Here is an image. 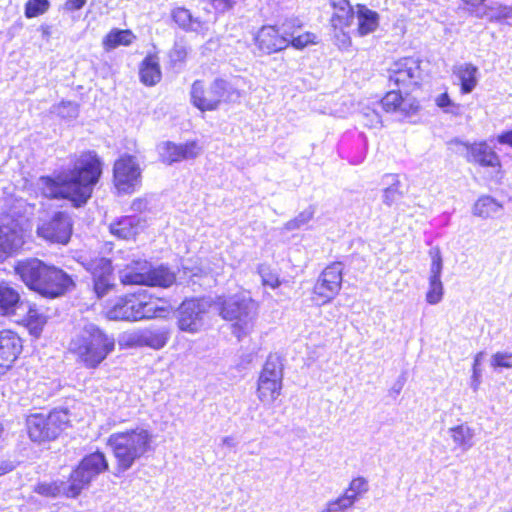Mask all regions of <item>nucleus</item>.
<instances>
[{"instance_id":"14","label":"nucleus","mask_w":512,"mask_h":512,"mask_svg":"<svg viewBox=\"0 0 512 512\" xmlns=\"http://www.w3.org/2000/svg\"><path fill=\"white\" fill-rule=\"evenodd\" d=\"M342 280L343 265L341 262H334L321 272L314 285L313 292L323 304L327 303L338 295Z\"/></svg>"},{"instance_id":"7","label":"nucleus","mask_w":512,"mask_h":512,"mask_svg":"<svg viewBox=\"0 0 512 512\" xmlns=\"http://www.w3.org/2000/svg\"><path fill=\"white\" fill-rule=\"evenodd\" d=\"M192 104L201 111L216 110L222 101L236 102L241 95L237 87L221 78L215 79L209 87L203 81L196 80L190 91Z\"/></svg>"},{"instance_id":"37","label":"nucleus","mask_w":512,"mask_h":512,"mask_svg":"<svg viewBox=\"0 0 512 512\" xmlns=\"http://www.w3.org/2000/svg\"><path fill=\"white\" fill-rule=\"evenodd\" d=\"M50 7L49 0H28L25 4V16L34 18L44 14Z\"/></svg>"},{"instance_id":"56","label":"nucleus","mask_w":512,"mask_h":512,"mask_svg":"<svg viewBox=\"0 0 512 512\" xmlns=\"http://www.w3.org/2000/svg\"><path fill=\"white\" fill-rule=\"evenodd\" d=\"M27 317L30 324H34L35 326L44 324V317L37 311L36 308L29 307Z\"/></svg>"},{"instance_id":"46","label":"nucleus","mask_w":512,"mask_h":512,"mask_svg":"<svg viewBox=\"0 0 512 512\" xmlns=\"http://www.w3.org/2000/svg\"><path fill=\"white\" fill-rule=\"evenodd\" d=\"M299 21L296 19L287 20L282 23L276 29L279 31L281 36H284L286 41L288 42V46L290 45V40L295 36V32L297 28H300Z\"/></svg>"},{"instance_id":"45","label":"nucleus","mask_w":512,"mask_h":512,"mask_svg":"<svg viewBox=\"0 0 512 512\" xmlns=\"http://www.w3.org/2000/svg\"><path fill=\"white\" fill-rule=\"evenodd\" d=\"M418 108H419V103L415 98L410 97V96H406V97L402 96L401 102H399V106H398L396 113H398L402 116H409V115L416 113Z\"/></svg>"},{"instance_id":"17","label":"nucleus","mask_w":512,"mask_h":512,"mask_svg":"<svg viewBox=\"0 0 512 512\" xmlns=\"http://www.w3.org/2000/svg\"><path fill=\"white\" fill-rule=\"evenodd\" d=\"M22 351L21 338L10 330L0 331V376L9 369Z\"/></svg>"},{"instance_id":"23","label":"nucleus","mask_w":512,"mask_h":512,"mask_svg":"<svg viewBox=\"0 0 512 512\" xmlns=\"http://www.w3.org/2000/svg\"><path fill=\"white\" fill-rule=\"evenodd\" d=\"M72 486V479L68 481H55V482H42L35 487V491L45 497H71L75 498L79 494H71L70 487Z\"/></svg>"},{"instance_id":"51","label":"nucleus","mask_w":512,"mask_h":512,"mask_svg":"<svg viewBox=\"0 0 512 512\" xmlns=\"http://www.w3.org/2000/svg\"><path fill=\"white\" fill-rule=\"evenodd\" d=\"M512 358L511 353L507 352H497L491 358V366L494 368H511L512 362L510 361Z\"/></svg>"},{"instance_id":"20","label":"nucleus","mask_w":512,"mask_h":512,"mask_svg":"<svg viewBox=\"0 0 512 512\" xmlns=\"http://www.w3.org/2000/svg\"><path fill=\"white\" fill-rule=\"evenodd\" d=\"M146 227V221L138 215L124 216L110 224V232L119 239L135 238Z\"/></svg>"},{"instance_id":"52","label":"nucleus","mask_w":512,"mask_h":512,"mask_svg":"<svg viewBox=\"0 0 512 512\" xmlns=\"http://www.w3.org/2000/svg\"><path fill=\"white\" fill-rule=\"evenodd\" d=\"M436 104L438 107L444 109L445 112L457 114L459 111V105L454 104L447 93H442L436 98Z\"/></svg>"},{"instance_id":"22","label":"nucleus","mask_w":512,"mask_h":512,"mask_svg":"<svg viewBox=\"0 0 512 512\" xmlns=\"http://www.w3.org/2000/svg\"><path fill=\"white\" fill-rule=\"evenodd\" d=\"M356 16L358 19V33L365 36L373 33L379 26V15L377 12L367 8L365 5L356 6Z\"/></svg>"},{"instance_id":"35","label":"nucleus","mask_w":512,"mask_h":512,"mask_svg":"<svg viewBox=\"0 0 512 512\" xmlns=\"http://www.w3.org/2000/svg\"><path fill=\"white\" fill-rule=\"evenodd\" d=\"M387 178L391 179V182L383 191V202L387 206H391L402 197L403 192L400 189L401 182L397 175H388Z\"/></svg>"},{"instance_id":"49","label":"nucleus","mask_w":512,"mask_h":512,"mask_svg":"<svg viewBox=\"0 0 512 512\" xmlns=\"http://www.w3.org/2000/svg\"><path fill=\"white\" fill-rule=\"evenodd\" d=\"M179 146V156L181 160H188L197 157L200 154V147L196 142H187Z\"/></svg>"},{"instance_id":"18","label":"nucleus","mask_w":512,"mask_h":512,"mask_svg":"<svg viewBox=\"0 0 512 512\" xmlns=\"http://www.w3.org/2000/svg\"><path fill=\"white\" fill-rule=\"evenodd\" d=\"M464 146L467 149L466 159L468 162L478 164L482 167H501L499 156L486 142L474 144L465 143Z\"/></svg>"},{"instance_id":"9","label":"nucleus","mask_w":512,"mask_h":512,"mask_svg":"<svg viewBox=\"0 0 512 512\" xmlns=\"http://www.w3.org/2000/svg\"><path fill=\"white\" fill-rule=\"evenodd\" d=\"M29 437L34 442L54 440L67 427L69 416L65 411H53L48 415L33 414L27 418Z\"/></svg>"},{"instance_id":"40","label":"nucleus","mask_w":512,"mask_h":512,"mask_svg":"<svg viewBox=\"0 0 512 512\" xmlns=\"http://www.w3.org/2000/svg\"><path fill=\"white\" fill-rule=\"evenodd\" d=\"M179 155V146L174 143L166 142L160 146L161 159L167 164L180 161Z\"/></svg>"},{"instance_id":"8","label":"nucleus","mask_w":512,"mask_h":512,"mask_svg":"<svg viewBox=\"0 0 512 512\" xmlns=\"http://www.w3.org/2000/svg\"><path fill=\"white\" fill-rule=\"evenodd\" d=\"M120 280L125 285H148L170 287L176 281L174 272L165 266L148 269L146 261L135 262V267L127 266L120 272Z\"/></svg>"},{"instance_id":"48","label":"nucleus","mask_w":512,"mask_h":512,"mask_svg":"<svg viewBox=\"0 0 512 512\" xmlns=\"http://www.w3.org/2000/svg\"><path fill=\"white\" fill-rule=\"evenodd\" d=\"M352 506L349 497H347V495H341L337 499L329 501L325 508L328 509L329 512H344Z\"/></svg>"},{"instance_id":"30","label":"nucleus","mask_w":512,"mask_h":512,"mask_svg":"<svg viewBox=\"0 0 512 512\" xmlns=\"http://www.w3.org/2000/svg\"><path fill=\"white\" fill-rule=\"evenodd\" d=\"M135 36L130 30H111L103 39L102 45L105 50L109 51L115 49L120 45H130Z\"/></svg>"},{"instance_id":"4","label":"nucleus","mask_w":512,"mask_h":512,"mask_svg":"<svg viewBox=\"0 0 512 512\" xmlns=\"http://www.w3.org/2000/svg\"><path fill=\"white\" fill-rule=\"evenodd\" d=\"M168 313L166 301L153 298L143 290L119 297L109 308L107 316L111 320L139 321L165 317Z\"/></svg>"},{"instance_id":"16","label":"nucleus","mask_w":512,"mask_h":512,"mask_svg":"<svg viewBox=\"0 0 512 512\" xmlns=\"http://www.w3.org/2000/svg\"><path fill=\"white\" fill-rule=\"evenodd\" d=\"M23 233L19 223L10 217L0 218V253L12 254L23 245Z\"/></svg>"},{"instance_id":"13","label":"nucleus","mask_w":512,"mask_h":512,"mask_svg":"<svg viewBox=\"0 0 512 512\" xmlns=\"http://www.w3.org/2000/svg\"><path fill=\"white\" fill-rule=\"evenodd\" d=\"M113 177L119 192H133L141 181V169L136 158L125 155L118 159L114 164Z\"/></svg>"},{"instance_id":"25","label":"nucleus","mask_w":512,"mask_h":512,"mask_svg":"<svg viewBox=\"0 0 512 512\" xmlns=\"http://www.w3.org/2000/svg\"><path fill=\"white\" fill-rule=\"evenodd\" d=\"M282 379L259 378L258 379V398L263 403L274 402L281 394Z\"/></svg>"},{"instance_id":"27","label":"nucleus","mask_w":512,"mask_h":512,"mask_svg":"<svg viewBox=\"0 0 512 512\" xmlns=\"http://www.w3.org/2000/svg\"><path fill=\"white\" fill-rule=\"evenodd\" d=\"M453 442L463 451H468L474 445V430L466 424H461L449 429Z\"/></svg>"},{"instance_id":"50","label":"nucleus","mask_w":512,"mask_h":512,"mask_svg":"<svg viewBox=\"0 0 512 512\" xmlns=\"http://www.w3.org/2000/svg\"><path fill=\"white\" fill-rule=\"evenodd\" d=\"M258 272L261 276L263 285L270 286L271 288H276L280 285L278 276L272 273L269 267L260 265Z\"/></svg>"},{"instance_id":"44","label":"nucleus","mask_w":512,"mask_h":512,"mask_svg":"<svg viewBox=\"0 0 512 512\" xmlns=\"http://www.w3.org/2000/svg\"><path fill=\"white\" fill-rule=\"evenodd\" d=\"M443 284L441 280H429V290L426 294V300L429 304L435 305L442 300Z\"/></svg>"},{"instance_id":"10","label":"nucleus","mask_w":512,"mask_h":512,"mask_svg":"<svg viewBox=\"0 0 512 512\" xmlns=\"http://www.w3.org/2000/svg\"><path fill=\"white\" fill-rule=\"evenodd\" d=\"M108 467L107 459L102 452L96 451L84 457L70 475L72 479L71 494H80L93 478L106 471Z\"/></svg>"},{"instance_id":"15","label":"nucleus","mask_w":512,"mask_h":512,"mask_svg":"<svg viewBox=\"0 0 512 512\" xmlns=\"http://www.w3.org/2000/svg\"><path fill=\"white\" fill-rule=\"evenodd\" d=\"M389 81L397 87L417 84L420 79L419 62L413 58H402L394 62L388 70Z\"/></svg>"},{"instance_id":"54","label":"nucleus","mask_w":512,"mask_h":512,"mask_svg":"<svg viewBox=\"0 0 512 512\" xmlns=\"http://www.w3.org/2000/svg\"><path fill=\"white\" fill-rule=\"evenodd\" d=\"M315 36L311 33H304L302 35L294 36L290 40V45L296 49H303L310 43H314Z\"/></svg>"},{"instance_id":"24","label":"nucleus","mask_w":512,"mask_h":512,"mask_svg":"<svg viewBox=\"0 0 512 512\" xmlns=\"http://www.w3.org/2000/svg\"><path fill=\"white\" fill-rule=\"evenodd\" d=\"M453 73L460 81L461 92L471 93L477 85L478 68L470 63H464L454 68Z\"/></svg>"},{"instance_id":"58","label":"nucleus","mask_w":512,"mask_h":512,"mask_svg":"<svg viewBox=\"0 0 512 512\" xmlns=\"http://www.w3.org/2000/svg\"><path fill=\"white\" fill-rule=\"evenodd\" d=\"M483 356H484V352H479L476 354V356L474 358L472 378H474L476 381L478 380V378H480V375H481L479 365L481 363Z\"/></svg>"},{"instance_id":"53","label":"nucleus","mask_w":512,"mask_h":512,"mask_svg":"<svg viewBox=\"0 0 512 512\" xmlns=\"http://www.w3.org/2000/svg\"><path fill=\"white\" fill-rule=\"evenodd\" d=\"M363 117L365 124L369 127H380L382 125L381 116L379 115V112L375 109L366 108L363 111Z\"/></svg>"},{"instance_id":"59","label":"nucleus","mask_w":512,"mask_h":512,"mask_svg":"<svg viewBox=\"0 0 512 512\" xmlns=\"http://www.w3.org/2000/svg\"><path fill=\"white\" fill-rule=\"evenodd\" d=\"M497 141L500 144H507L512 147V129L506 132H503L497 137Z\"/></svg>"},{"instance_id":"12","label":"nucleus","mask_w":512,"mask_h":512,"mask_svg":"<svg viewBox=\"0 0 512 512\" xmlns=\"http://www.w3.org/2000/svg\"><path fill=\"white\" fill-rule=\"evenodd\" d=\"M72 234V223L65 212H56L37 226L38 237L50 243L66 244Z\"/></svg>"},{"instance_id":"3","label":"nucleus","mask_w":512,"mask_h":512,"mask_svg":"<svg viewBox=\"0 0 512 512\" xmlns=\"http://www.w3.org/2000/svg\"><path fill=\"white\" fill-rule=\"evenodd\" d=\"M114 349V337L94 323L80 326L70 342V351L88 369L99 367Z\"/></svg>"},{"instance_id":"2","label":"nucleus","mask_w":512,"mask_h":512,"mask_svg":"<svg viewBox=\"0 0 512 512\" xmlns=\"http://www.w3.org/2000/svg\"><path fill=\"white\" fill-rule=\"evenodd\" d=\"M15 272L28 288L46 298H57L75 287L69 274L37 258L17 262Z\"/></svg>"},{"instance_id":"60","label":"nucleus","mask_w":512,"mask_h":512,"mask_svg":"<svg viewBox=\"0 0 512 512\" xmlns=\"http://www.w3.org/2000/svg\"><path fill=\"white\" fill-rule=\"evenodd\" d=\"M222 444L227 447H235L237 445V441L232 436H226L222 439Z\"/></svg>"},{"instance_id":"62","label":"nucleus","mask_w":512,"mask_h":512,"mask_svg":"<svg viewBox=\"0 0 512 512\" xmlns=\"http://www.w3.org/2000/svg\"><path fill=\"white\" fill-rule=\"evenodd\" d=\"M479 382H480V381H479V379L476 381V380L473 378V381H472V388H473L474 390H477L478 385H479Z\"/></svg>"},{"instance_id":"6","label":"nucleus","mask_w":512,"mask_h":512,"mask_svg":"<svg viewBox=\"0 0 512 512\" xmlns=\"http://www.w3.org/2000/svg\"><path fill=\"white\" fill-rule=\"evenodd\" d=\"M216 304L221 317L233 322V333L238 339L252 331L257 316V304L250 297L242 294L218 297Z\"/></svg>"},{"instance_id":"47","label":"nucleus","mask_w":512,"mask_h":512,"mask_svg":"<svg viewBox=\"0 0 512 512\" xmlns=\"http://www.w3.org/2000/svg\"><path fill=\"white\" fill-rule=\"evenodd\" d=\"M94 281V291L97 296L103 297L108 293V291L112 288V275H105L103 277H95Z\"/></svg>"},{"instance_id":"34","label":"nucleus","mask_w":512,"mask_h":512,"mask_svg":"<svg viewBox=\"0 0 512 512\" xmlns=\"http://www.w3.org/2000/svg\"><path fill=\"white\" fill-rule=\"evenodd\" d=\"M283 379V363L278 354H270L263 366L259 378Z\"/></svg>"},{"instance_id":"33","label":"nucleus","mask_w":512,"mask_h":512,"mask_svg":"<svg viewBox=\"0 0 512 512\" xmlns=\"http://www.w3.org/2000/svg\"><path fill=\"white\" fill-rule=\"evenodd\" d=\"M502 209V205L499 204L494 198L490 196H483L479 198L473 207L475 215L482 218H489L497 214Z\"/></svg>"},{"instance_id":"28","label":"nucleus","mask_w":512,"mask_h":512,"mask_svg":"<svg viewBox=\"0 0 512 512\" xmlns=\"http://www.w3.org/2000/svg\"><path fill=\"white\" fill-rule=\"evenodd\" d=\"M20 302L19 293L5 283L0 284V314H10Z\"/></svg>"},{"instance_id":"39","label":"nucleus","mask_w":512,"mask_h":512,"mask_svg":"<svg viewBox=\"0 0 512 512\" xmlns=\"http://www.w3.org/2000/svg\"><path fill=\"white\" fill-rule=\"evenodd\" d=\"M431 256V265H430V276L429 280H441V273L443 269V261L440 249L435 247L432 248L429 252Z\"/></svg>"},{"instance_id":"63","label":"nucleus","mask_w":512,"mask_h":512,"mask_svg":"<svg viewBox=\"0 0 512 512\" xmlns=\"http://www.w3.org/2000/svg\"><path fill=\"white\" fill-rule=\"evenodd\" d=\"M6 471H7V470H2V471L0 472V475H1V474H3V473H5Z\"/></svg>"},{"instance_id":"21","label":"nucleus","mask_w":512,"mask_h":512,"mask_svg":"<svg viewBox=\"0 0 512 512\" xmlns=\"http://www.w3.org/2000/svg\"><path fill=\"white\" fill-rule=\"evenodd\" d=\"M333 8L331 16V25L334 29L342 30L351 25L354 19V11L349 0H330Z\"/></svg>"},{"instance_id":"31","label":"nucleus","mask_w":512,"mask_h":512,"mask_svg":"<svg viewBox=\"0 0 512 512\" xmlns=\"http://www.w3.org/2000/svg\"><path fill=\"white\" fill-rule=\"evenodd\" d=\"M81 264L91 273L93 278L103 277L105 275H112L111 261L104 257L83 258Z\"/></svg>"},{"instance_id":"11","label":"nucleus","mask_w":512,"mask_h":512,"mask_svg":"<svg viewBox=\"0 0 512 512\" xmlns=\"http://www.w3.org/2000/svg\"><path fill=\"white\" fill-rule=\"evenodd\" d=\"M209 307V302L205 299L185 300L178 308L179 329L189 333L200 331Z\"/></svg>"},{"instance_id":"41","label":"nucleus","mask_w":512,"mask_h":512,"mask_svg":"<svg viewBox=\"0 0 512 512\" xmlns=\"http://www.w3.org/2000/svg\"><path fill=\"white\" fill-rule=\"evenodd\" d=\"M401 97L400 92L392 90L386 93L379 104L385 112L396 113Z\"/></svg>"},{"instance_id":"32","label":"nucleus","mask_w":512,"mask_h":512,"mask_svg":"<svg viewBox=\"0 0 512 512\" xmlns=\"http://www.w3.org/2000/svg\"><path fill=\"white\" fill-rule=\"evenodd\" d=\"M169 339V332L164 328L142 330V347L163 348Z\"/></svg>"},{"instance_id":"5","label":"nucleus","mask_w":512,"mask_h":512,"mask_svg":"<svg viewBox=\"0 0 512 512\" xmlns=\"http://www.w3.org/2000/svg\"><path fill=\"white\" fill-rule=\"evenodd\" d=\"M152 439V433L142 427L111 434L108 445L117 460V470L125 472L130 469L151 449Z\"/></svg>"},{"instance_id":"42","label":"nucleus","mask_w":512,"mask_h":512,"mask_svg":"<svg viewBox=\"0 0 512 512\" xmlns=\"http://www.w3.org/2000/svg\"><path fill=\"white\" fill-rule=\"evenodd\" d=\"M118 344L124 348L142 347V330L121 334L118 338Z\"/></svg>"},{"instance_id":"1","label":"nucleus","mask_w":512,"mask_h":512,"mask_svg":"<svg viewBox=\"0 0 512 512\" xmlns=\"http://www.w3.org/2000/svg\"><path fill=\"white\" fill-rule=\"evenodd\" d=\"M101 172L98 156L94 152H85L77 158L72 170L63 171L56 178L41 177L38 187L47 198H66L80 207L91 197Z\"/></svg>"},{"instance_id":"55","label":"nucleus","mask_w":512,"mask_h":512,"mask_svg":"<svg viewBox=\"0 0 512 512\" xmlns=\"http://www.w3.org/2000/svg\"><path fill=\"white\" fill-rule=\"evenodd\" d=\"M183 272L193 283L196 282L194 280L195 277H201L205 274V271L201 267L187 264L183 265Z\"/></svg>"},{"instance_id":"38","label":"nucleus","mask_w":512,"mask_h":512,"mask_svg":"<svg viewBox=\"0 0 512 512\" xmlns=\"http://www.w3.org/2000/svg\"><path fill=\"white\" fill-rule=\"evenodd\" d=\"M314 216V209L309 207L300 212L294 219L288 221L284 225V229L287 231H293L306 225Z\"/></svg>"},{"instance_id":"57","label":"nucleus","mask_w":512,"mask_h":512,"mask_svg":"<svg viewBox=\"0 0 512 512\" xmlns=\"http://www.w3.org/2000/svg\"><path fill=\"white\" fill-rule=\"evenodd\" d=\"M86 0H67L64 4V9L67 11H77L86 5Z\"/></svg>"},{"instance_id":"36","label":"nucleus","mask_w":512,"mask_h":512,"mask_svg":"<svg viewBox=\"0 0 512 512\" xmlns=\"http://www.w3.org/2000/svg\"><path fill=\"white\" fill-rule=\"evenodd\" d=\"M368 491V482L363 477H357L350 482L349 487L345 490L343 495H347L351 500V504L354 503Z\"/></svg>"},{"instance_id":"43","label":"nucleus","mask_w":512,"mask_h":512,"mask_svg":"<svg viewBox=\"0 0 512 512\" xmlns=\"http://www.w3.org/2000/svg\"><path fill=\"white\" fill-rule=\"evenodd\" d=\"M55 112L58 116L64 119H74L78 116V105L71 101H62L55 107Z\"/></svg>"},{"instance_id":"19","label":"nucleus","mask_w":512,"mask_h":512,"mask_svg":"<svg viewBox=\"0 0 512 512\" xmlns=\"http://www.w3.org/2000/svg\"><path fill=\"white\" fill-rule=\"evenodd\" d=\"M255 43L265 54L275 53L288 47L285 37L279 34L275 26H263L255 37Z\"/></svg>"},{"instance_id":"61","label":"nucleus","mask_w":512,"mask_h":512,"mask_svg":"<svg viewBox=\"0 0 512 512\" xmlns=\"http://www.w3.org/2000/svg\"><path fill=\"white\" fill-rule=\"evenodd\" d=\"M341 32V43H342V46L343 47H347L350 45L351 41H350V38L347 34H345L344 32H342V30H340Z\"/></svg>"},{"instance_id":"29","label":"nucleus","mask_w":512,"mask_h":512,"mask_svg":"<svg viewBox=\"0 0 512 512\" xmlns=\"http://www.w3.org/2000/svg\"><path fill=\"white\" fill-rule=\"evenodd\" d=\"M173 20L183 29L194 32H201L204 29V23L198 18H193L189 10L185 8H176L172 12Z\"/></svg>"},{"instance_id":"26","label":"nucleus","mask_w":512,"mask_h":512,"mask_svg":"<svg viewBox=\"0 0 512 512\" xmlns=\"http://www.w3.org/2000/svg\"><path fill=\"white\" fill-rule=\"evenodd\" d=\"M140 79L148 86H153L161 79V70L156 56H147L140 67Z\"/></svg>"}]
</instances>
